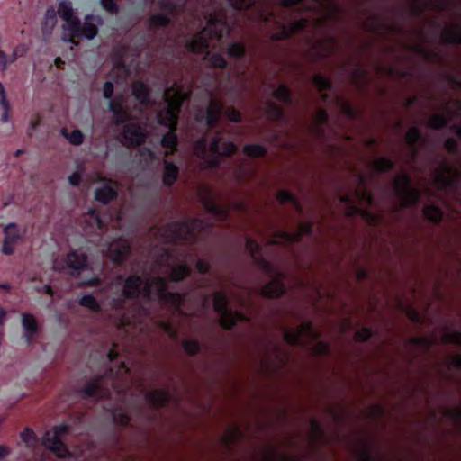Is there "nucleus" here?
I'll list each match as a JSON object with an SVG mask.
<instances>
[{"instance_id": "nucleus-41", "label": "nucleus", "mask_w": 461, "mask_h": 461, "mask_svg": "<svg viewBox=\"0 0 461 461\" xmlns=\"http://www.w3.org/2000/svg\"><path fill=\"white\" fill-rule=\"evenodd\" d=\"M203 203L205 211L209 213L217 216H222L226 213L224 210L212 199L211 191H208L206 197L203 198Z\"/></svg>"}, {"instance_id": "nucleus-58", "label": "nucleus", "mask_w": 461, "mask_h": 461, "mask_svg": "<svg viewBox=\"0 0 461 461\" xmlns=\"http://www.w3.org/2000/svg\"><path fill=\"white\" fill-rule=\"evenodd\" d=\"M276 23L278 25L280 30L276 32H274L270 35V40L272 41H285V40H290L291 34L288 33V31L286 30V25L284 23H281L279 22H276Z\"/></svg>"}, {"instance_id": "nucleus-32", "label": "nucleus", "mask_w": 461, "mask_h": 461, "mask_svg": "<svg viewBox=\"0 0 461 461\" xmlns=\"http://www.w3.org/2000/svg\"><path fill=\"white\" fill-rule=\"evenodd\" d=\"M276 199L282 204L291 203L298 213L303 212V206L298 198L290 191L282 189L276 194Z\"/></svg>"}, {"instance_id": "nucleus-28", "label": "nucleus", "mask_w": 461, "mask_h": 461, "mask_svg": "<svg viewBox=\"0 0 461 461\" xmlns=\"http://www.w3.org/2000/svg\"><path fill=\"white\" fill-rule=\"evenodd\" d=\"M441 38L446 44L461 45V25L456 24L446 28Z\"/></svg>"}, {"instance_id": "nucleus-24", "label": "nucleus", "mask_w": 461, "mask_h": 461, "mask_svg": "<svg viewBox=\"0 0 461 461\" xmlns=\"http://www.w3.org/2000/svg\"><path fill=\"white\" fill-rule=\"evenodd\" d=\"M370 22L366 23V30L369 32L379 34L382 29H386L391 32L402 33L404 32V29L402 27H398L395 25H389L383 20L380 16H372L369 18Z\"/></svg>"}, {"instance_id": "nucleus-63", "label": "nucleus", "mask_w": 461, "mask_h": 461, "mask_svg": "<svg viewBox=\"0 0 461 461\" xmlns=\"http://www.w3.org/2000/svg\"><path fill=\"white\" fill-rule=\"evenodd\" d=\"M21 439L26 444L27 447H30L35 443H37L38 439L34 433V431L30 428H25L21 432Z\"/></svg>"}, {"instance_id": "nucleus-48", "label": "nucleus", "mask_w": 461, "mask_h": 461, "mask_svg": "<svg viewBox=\"0 0 461 461\" xmlns=\"http://www.w3.org/2000/svg\"><path fill=\"white\" fill-rule=\"evenodd\" d=\"M267 152V148L261 144H246L243 147V153L251 158H262Z\"/></svg>"}, {"instance_id": "nucleus-1", "label": "nucleus", "mask_w": 461, "mask_h": 461, "mask_svg": "<svg viewBox=\"0 0 461 461\" xmlns=\"http://www.w3.org/2000/svg\"><path fill=\"white\" fill-rule=\"evenodd\" d=\"M117 282L122 285V296L113 301V306L119 311H126L127 301L132 302V310L124 313L123 324L130 322V315L138 317L141 314H147L148 310L140 300L150 301L152 296L151 284L147 283L143 289V278L138 274H131L127 277L119 275Z\"/></svg>"}, {"instance_id": "nucleus-44", "label": "nucleus", "mask_w": 461, "mask_h": 461, "mask_svg": "<svg viewBox=\"0 0 461 461\" xmlns=\"http://www.w3.org/2000/svg\"><path fill=\"white\" fill-rule=\"evenodd\" d=\"M395 162L388 157H380L373 162V167L377 173H386L394 168Z\"/></svg>"}, {"instance_id": "nucleus-36", "label": "nucleus", "mask_w": 461, "mask_h": 461, "mask_svg": "<svg viewBox=\"0 0 461 461\" xmlns=\"http://www.w3.org/2000/svg\"><path fill=\"white\" fill-rule=\"evenodd\" d=\"M57 22V12L53 7L48 8L41 23V30L43 34L50 33L56 26Z\"/></svg>"}, {"instance_id": "nucleus-50", "label": "nucleus", "mask_w": 461, "mask_h": 461, "mask_svg": "<svg viewBox=\"0 0 461 461\" xmlns=\"http://www.w3.org/2000/svg\"><path fill=\"white\" fill-rule=\"evenodd\" d=\"M408 343L411 346L420 347L424 351H428L433 345V339L425 336H413L408 339Z\"/></svg>"}, {"instance_id": "nucleus-62", "label": "nucleus", "mask_w": 461, "mask_h": 461, "mask_svg": "<svg viewBox=\"0 0 461 461\" xmlns=\"http://www.w3.org/2000/svg\"><path fill=\"white\" fill-rule=\"evenodd\" d=\"M310 425L313 437L318 440L324 441L326 437L321 424L317 420L313 419Z\"/></svg>"}, {"instance_id": "nucleus-57", "label": "nucleus", "mask_w": 461, "mask_h": 461, "mask_svg": "<svg viewBox=\"0 0 461 461\" xmlns=\"http://www.w3.org/2000/svg\"><path fill=\"white\" fill-rule=\"evenodd\" d=\"M113 114L112 123L115 126L124 125L129 123L128 122L131 119L130 112L124 107L120 112H116Z\"/></svg>"}, {"instance_id": "nucleus-42", "label": "nucleus", "mask_w": 461, "mask_h": 461, "mask_svg": "<svg viewBox=\"0 0 461 461\" xmlns=\"http://www.w3.org/2000/svg\"><path fill=\"white\" fill-rule=\"evenodd\" d=\"M149 23L152 28H167L172 23L171 17L164 13H157L152 14Z\"/></svg>"}, {"instance_id": "nucleus-37", "label": "nucleus", "mask_w": 461, "mask_h": 461, "mask_svg": "<svg viewBox=\"0 0 461 461\" xmlns=\"http://www.w3.org/2000/svg\"><path fill=\"white\" fill-rule=\"evenodd\" d=\"M272 96L286 104H293V95L289 87L285 84H280L276 88H275L272 92Z\"/></svg>"}, {"instance_id": "nucleus-18", "label": "nucleus", "mask_w": 461, "mask_h": 461, "mask_svg": "<svg viewBox=\"0 0 461 461\" xmlns=\"http://www.w3.org/2000/svg\"><path fill=\"white\" fill-rule=\"evenodd\" d=\"M116 185V182L108 180L102 186L95 190V199L103 204H108L110 202L117 199L118 191Z\"/></svg>"}, {"instance_id": "nucleus-61", "label": "nucleus", "mask_w": 461, "mask_h": 461, "mask_svg": "<svg viewBox=\"0 0 461 461\" xmlns=\"http://www.w3.org/2000/svg\"><path fill=\"white\" fill-rule=\"evenodd\" d=\"M209 63L211 67L215 68H226L228 62L221 53H212L209 56Z\"/></svg>"}, {"instance_id": "nucleus-17", "label": "nucleus", "mask_w": 461, "mask_h": 461, "mask_svg": "<svg viewBox=\"0 0 461 461\" xmlns=\"http://www.w3.org/2000/svg\"><path fill=\"white\" fill-rule=\"evenodd\" d=\"M450 5V0H413L411 4V12L413 16H420L428 7L443 12Z\"/></svg>"}, {"instance_id": "nucleus-12", "label": "nucleus", "mask_w": 461, "mask_h": 461, "mask_svg": "<svg viewBox=\"0 0 461 461\" xmlns=\"http://www.w3.org/2000/svg\"><path fill=\"white\" fill-rule=\"evenodd\" d=\"M87 260L88 258L86 253L79 250H72L68 253L64 262L54 261L53 270L61 272L67 267L70 269V274L76 276L87 267Z\"/></svg>"}, {"instance_id": "nucleus-27", "label": "nucleus", "mask_w": 461, "mask_h": 461, "mask_svg": "<svg viewBox=\"0 0 461 461\" xmlns=\"http://www.w3.org/2000/svg\"><path fill=\"white\" fill-rule=\"evenodd\" d=\"M163 173V184L166 186H172L179 176V167L173 162L165 160Z\"/></svg>"}, {"instance_id": "nucleus-30", "label": "nucleus", "mask_w": 461, "mask_h": 461, "mask_svg": "<svg viewBox=\"0 0 461 461\" xmlns=\"http://www.w3.org/2000/svg\"><path fill=\"white\" fill-rule=\"evenodd\" d=\"M405 140L412 150L413 157L416 158L418 154V144L423 141L421 131L418 127H411L406 133Z\"/></svg>"}, {"instance_id": "nucleus-3", "label": "nucleus", "mask_w": 461, "mask_h": 461, "mask_svg": "<svg viewBox=\"0 0 461 461\" xmlns=\"http://www.w3.org/2000/svg\"><path fill=\"white\" fill-rule=\"evenodd\" d=\"M245 248L258 267L272 278L271 281L258 289L259 294L267 299L281 298L286 292V286L284 283V279L286 276L285 273L277 269L270 261L267 260L261 255L262 247L254 239L248 237L246 239Z\"/></svg>"}, {"instance_id": "nucleus-16", "label": "nucleus", "mask_w": 461, "mask_h": 461, "mask_svg": "<svg viewBox=\"0 0 461 461\" xmlns=\"http://www.w3.org/2000/svg\"><path fill=\"white\" fill-rule=\"evenodd\" d=\"M312 232L313 223L312 221H303L298 224L296 231L276 230V237L281 239L286 244H294L300 242L303 235L312 236Z\"/></svg>"}, {"instance_id": "nucleus-6", "label": "nucleus", "mask_w": 461, "mask_h": 461, "mask_svg": "<svg viewBox=\"0 0 461 461\" xmlns=\"http://www.w3.org/2000/svg\"><path fill=\"white\" fill-rule=\"evenodd\" d=\"M202 229V221L196 218L175 221L161 229V235L173 244L194 242Z\"/></svg>"}, {"instance_id": "nucleus-43", "label": "nucleus", "mask_w": 461, "mask_h": 461, "mask_svg": "<svg viewBox=\"0 0 461 461\" xmlns=\"http://www.w3.org/2000/svg\"><path fill=\"white\" fill-rule=\"evenodd\" d=\"M337 104L339 105L341 109V113L348 119L356 120L358 118L359 113L355 109V107L352 105L350 102L348 100L342 98V97H337Z\"/></svg>"}, {"instance_id": "nucleus-20", "label": "nucleus", "mask_w": 461, "mask_h": 461, "mask_svg": "<svg viewBox=\"0 0 461 461\" xmlns=\"http://www.w3.org/2000/svg\"><path fill=\"white\" fill-rule=\"evenodd\" d=\"M145 399L153 409L159 410L169 403L171 394L166 389H157L148 392L145 395Z\"/></svg>"}, {"instance_id": "nucleus-45", "label": "nucleus", "mask_w": 461, "mask_h": 461, "mask_svg": "<svg viewBox=\"0 0 461 461\" xmlns=\"http://www.w3.org/2000/svg\"><path fill=\"white\" fill-rule=\"evenodd\" d=\"M194 155L200 159H205L208 154V138L204 134L194 143Z\"/></svg>"}, {"instance_id": "nucleus-14", "label": "nucleus", "mask_w": 461, "mask_h": 461, "mask_svg": "<svg viewBox=\"0 0 461 461\" xmlns=\"http://www.w3.org/2000/svg\"><path fill=\"white\" fill-rule=\"evenodd\" d=\"M223 133L224 131L222 129L216 131L214 137L209 143L210 151L217 156L231 157L236 153L237 146L231 140L222 141Z\"/></svg>"}, {"instance_id": "nucleus-11", "label": "nucleus", "mask_w": 461, "mask_h": 461, "mask_svg": "<svg viewBox=\"0 0 461 461\" xmlns=\"http://www.w3.org/2000/svg\"><path fill=\"white\" fill-rule=\"evenodd\" d=\"M284 340L293 347L305 345L304 338L319 339L320 334L314 330L312 321H304L296 329L285 328L283 333Z\"/></svg>"}, {"instance_id": "nucleus-49", "label": "nucleus", "mask_w": 461, "mask_h": 461, "mask_svg": "<svg viewBox=\"0 0 461 461\" xmlns=\"http://www.w3.org/2000/svg\"><path fill=\"white\" fill-rule=\"evenodd\" d=\"M309 24V20L307 18H301L296 21L290 23L286 25V30L288 33L291 34V38L295 34L304 31Z\"/></svg>"}, {"instance_id": "nucleus-59", "label": "nucleus", "mask_w": 461, "mask_h": 461, "mask_svg": "<svg viewBox=\"0 0 461 461\" xmlns=\"http://www.w3.org/2000/svg\"><path fill=\"white\" fill-rule=\"evenodd\" d=\"M336 43H337V39L334 36H329L326 39V41L320 42L319 44L321 49V52H319L317 54L318 58H320V59L324 58L325 54L323 52L333 51L335 50Z\"/></svg>"}, {"instance_id": "nucleus-2", "label": "nucleus", "mask_w": 461, "mask_h": 461, "mask_svg": "<svg viewBox=\"0 0 461 461\" xmlns=\"http://www.w3.org/2000/svg\"><path fill=\"white\" fill-rule=\"evenodd\" d=\"M205 18L207 25L185 41V49L191 53L208 56L210 40L221 41L231 31L226 14L222 10L209 13Z\"/></svg>"}, {"instance_id": "nucleus-55", "label": "nucleus", "mask_w": 461, "mask_h": 461, "mask_svg": "<svg viewBox=\"0 0 461 461\" xmlns=\"http://www.w3.org/2000/svg\"><path fill=\"white\" fill-rule=\"evenodd\" d=\"M79 304L85 308H87L93 312H99L101 310L100 303L91 294H85L79 299Z\"/></svg>"}, {"instance_id": "nucleus-31", "label": "nucleus", "mask_w": 461, "mask_h": 461, "mask_svg": "<svg viewBox=\"0 0 461 461\" xmlns=\"http://www.w3.org/2000/svg\"><path fill=\"white\" fill-rule=\"evenodd\" d=\"M424 217L431 223L439 224L444 218L441 208L436 204H425L423 207Z\"/></svg>"}, {"instance_id": "nucleus-40", "label": "nucleus", "mask_w": 461, "mask_h": 461, "mask_svg": "<svg viewBox=\"0 0 461 461\" xmlns=\"http://www.w3.org/2000/svg\"><path fill=\"white\" fill-rule=\"evenodd\" d=\"M158 5L171 18L177 15L184 9V5H180L170 0H158Z\"/></svg>"}, {"instance_id": "nucleus-46", "label": "nucleus", "mask_w": 461, "mask_h": 461, "mask_svg": "<svg viewBox=\"0 0 461 461\" xmlns=\"http://www.w3.org/2000/svg\"><path fill=\"white\" fill-rule=\"evenodd\" d=\"M4 240H8L11 243L17 244L22 240V234L14 222L7 224L4 229Z\"/></svg>"}, {"instance_id": "nucleus-21", "label": "nucleus", "mask_w": 461, "mask_h": 461, "mask_svg": "<svg viewBox=\"0 0 461 461\" xmlns=\"http://www.w3.org/2000/svg\"><path fill=\"white\" fill-rule=\"evenodd\" d=\"M224 111L223 104L217 99H211L205 112V124L209 128H214L218 125L220 118Z\"/></svg>"}, {"instance_id": "nucleus-13", "label": "nucleus", "mask_w": 461, "mask_h": 461, "mask_svg": "<svg viewBox=\"0 0 461 461\" xmlns=\"http://www.w3.org/2000/svg\"><path fill=\"white\" fill-rule=\"evenodd\" d=\"M146 138L147 134L140 125L129 122L122 126L118 140L123 146L131 148L141 145Z\"/></svg>"}, {"instance_id": "nucleus-52", "label": "nucleus", "mask_w": 461, "mask_h": 461, "mask_svg": "<svg viewBox=\"0 0 461 461\" xmlns=\"http://www.w3.org/2000/svg\"><path fill=\"white\" fill-rule=\"evenodd\" d=\"M0 106L4 110V113L1 115V121L3 122H7L9 121L10 104L6 97L5 89L1 82H0Z\"/></svg>"}, {"instance_id": "nucleus-8", "label": "nucleus", "mask_w": 461, "mask_h": 461, "mask_svg": "<svg viewBox=\"0 0 461 461\" xmlns=\"http://www.w3.org/2000/svg\"><path fill=\"white\" fill-rule=\"evenodd\" d=\"M393 189L395 194L400 198L403 208H410L416 205L420 198V190L411 185V178L410 175L405 172L394 178Z\"/></svg>"}, {"instance_id": "nucleus-39", "label": "nucleus", "mask_w": 461, "mask_h": 461, "mask_svg": "<svg viewBox=\"0 0 461 461\" xmlns=\"http://www.w3.org/2000/svg\"><path fill=\"white\" fill-rule=\"evenodd\" d=\"M227 54L230 58L243 59L247 54V47L242 41H234L229 44Z\"/></svg>"}, {"instance_id": "nucleus-38", "label": "nucleus", "mask_w": 461, "mask_h": 461, "mask_svg": "<svg viewBox=\"0 0 461 461\" xmlns=\"http://www.w3.org/2000/svg\"><path fill=\"white\" fill-rule=\"evenodd\" d=\"M176 129H169L161 138V146L171 149V154L177 150L178 136L176 133Z\"/></svg>"}, {"instance_id": "nucleus-23", "label": "nucleus", "mask_w": 461, "mask_h": 461, "mask_svg": "<svg viewBox=\"0 0 461 461\" xmlns=\"http://www.w3.org/2000/svg\"><path fill=\"white\" fill-rule=\"evenodd\" d=\"M22 326L24 330L25 342L30 345L32 343L34 335H36L40 330L39 323L31 313L22 314Z\"/></svg>"}, {"instance_id": "nucleus-5", "label": "nucleus", "mask_w": 461, "mask_h": 461, "mask_svg": "<svg viewBox=\"0 0 461 461\" xmlns=\"http://www.w3.org/2000/svg\"><path fill=\"white\" fill-rule=\"evenodd\" d=\"M357 178L359 184L362 185V189H356L352 191L350 194H339V201L348 207L350 211V215L360 214L364 218L368 220L370 224L376 225L379 221L378 216L372 213L366 209L360 208L356 203V200H358L366 203L368 207H371L375 204V196L373 193L366 187V176L364 174H359Z\"/></svg>"}, {"instance_id": "nucleus-47", "label": "nucleus", "mask_w": 461, "mask_h": 461, "mask_svg": "<svg viewBox=\"0 0 461 461\" xmlns=\"http://www.w3.org/2000/svg\"><path fill=\"white\" fill-rule=\"evenodd\" d=\"M312 84L319 92L331 91L333 89L332 82L325 76L318 73L312 77Z\"/></svg>"}, {"instance_id": "nucleus-10", "label": "nucleus", "mask_w": 461, "mask_h": 461, "mask_svg": "<svg viewBox=\"0 0 461 461\" xmlns=\"http://www.w3.org/2000/svg\"><path fill=\"white\" fill-rule=\"evenodd\" d=\"M68 426L59 424L55 426L51 430H47L42 437V445L50 450L56 456L65 458L69 456V451L61 440L60 436L68 434Z\"/></svg>"}, {"instance_id": "nucleus-53", "label": "nucleus", "mask_w": 461, "mask_h": 461, "mask_svg": "<svg viewBox=\"0 0 461 461\" xmlns=\"http://www.w3.org/2000/svg\"><path fill=\"white\" fill-rule=\"evenodd\" d=\"M57 15L59 14L62 20H68L74 16L72 4L69 0H62L59 4Z\"/></svg>"}, {"instance_id": "nucleus-33", "label": "nucleus", "mask_w": 461, "mask_h": 461, "mask_svg": "<svg viewBox=\"0 0 461 461\" xmlns=\"http://www.w3.org/2000/svg\"><path fill=\"white\" fill-rule=\"evenodd\" d=\"M266 113L269 120L274 122H283L285 120L284 109L275 102L267 101L266 104Z\"/></svg>"}, {"instance_id": "nucleus-60", "label": "nucleus", "mask_w": 461, "mask_h": 461, "mask_svg": "<svg viewBox=\"0 0 461 461\" xmlns=\"http://www.w3.org/2000/svg\"><path fill=\"white\" fill-rule=\"evenodd\" d=\"M374 336V331L369 327H363L355 332L354 339L358 342H367Z\"/></svg>"}, {"instance_id": "nucleus-35", "label": "nucleus", "mask_w": 461, "mask_h": 461, "mask_svg": "<svg viewBox=\"0 0 461 461\" xmlns=\"http://www.w3.org/2000/svg\"><path fill=\"white\" fill-rule=\"evenodd\" d=\"M191 275V268L185 263H180L175 266L169 276L168 279L172 282H180Z\"/></svg>"}, {"instance_id": "nucleus-15", "label": "nucleus", "mask_w": 461, "mask_h": 461, "mask_svg": "<svg viewBox=\"0 0 461 461\" xmlns=\"http://www.w3.org/2000/svg\"><path fill=\"white\" fill-rule=\"evenodd\" d=\"M131 251V246L130 242L124 239H120L111 242L107 249L108 258L116 266L123 264Z\"/></svg>"}, {"instance_id": "nucleus-22", "label": "nucleus", "mask_w": 461, "mask_h": 461, "mask_svg": "<svg viewBox=\"0 0 461 461\" xmlns=\"http://www.w3.org/2000/svg\"><path fill=\"white\" fill-rule=\"evenodd\" d=\"M179 107L167 106L158 113V122L168 129H176Z\"/></svg>"}, {"instance_id": "nucleus-64", "label": "nucleus", "mask_w": 461, "mask_h": 461, "mask_svg": "<svg viewBox=\"0 0 461 461\" xmlns=\"http://www.w3.org/2000/svg\"><path fill=\"white\" fill-rule=\"evenodd\" d=\"M445 149L453 156L459 155V146L456 139L453 137L447 138L444 142Z\"/></svg>"}, {"instance_id": "nucleus-7", "label": "nucleus", "mask_w": 461, "mask_h": 461, "mask_svg": "<svg viewBox=\"0 0 461 461\" xmlns=\"http://www.w3.org/2000/svg\"><path fill=\"white\" fill-rule=\"evenodd\" d=\"M213 309L220 315V325L226 330H232L240 321H249V318L241 312H233L229 307V298L225 292L213 294Z\"/></svg>"}, {"instance_id": "nucleus-9", "label": "nucleus", "mask_w": 461, "mask_h": 461, "mask_svg": "<svg viewBox=\"0 0 461 461\" xmlns=\"http://www.w3.org/2000/svg\"><path fill=\"white\" fill-rule=\"evenodd\" d=\"M152 286L156 290L157 298L162 304L170 307L175 312H179L181 310L185 297L183 294L170 292L167 287V279L166 277H154L151 287Z\"/></svg>"}, {"instance_id": "nucleus-51", "label": "nucleus", "mask_w": 461, "mask_h": 461, "mask_svg": "<svg viewBox=\"0 0 461 461\" xmlns=\"http://www.w3.org/2000/svg\"><path fill=\"white\" fill-rule=\"evenodd\" d=\"M449 120L443 113H438L431 116L429 122V127L433 130H441L448 126Z\"/></svg>"}, {"instance_id": "nucleus-56", "label": "nucleus", "mask_w": 461, "mask_h": 461, "mask_svg": "<svg viewBox=\"0 0 461 461\" xmlns=\"http://www.w3.org/2000/svg\"><path fill=\"white\" fill-rule=\"evenodd\" d=\"M234 11L249 10L256 5L257 0H227Z\"/></svg>"}, {"instance_id": "nucleus-25", "label": "nucleus", "mask_w": 461, "mask_h": 461, "mask_svg": "<svg viewBox=\"0 0 461 461\" xmlns=\"http://www.w3.org/2000/svg\"><path fill=\"white\" fill-rule=\"evenodd\" d=\"M452 171H454V167L446 161L442 163L440 168L436 170V182L442 188L451 187L454 185L455 180L448 176V174Z\"/></svg>"}, {"instance_id": "nucleus-29", "label": "nucleus", "mask_w": 461, "mask_h": 461, "mask_svg": "<svg viewBox=\"0 0 461 461\" xmlns=\"http://www.w3.org/2000/svg\"><path fill=\"white\" fill-rule=\"evenodd\" d=\"M111 416L113 422L122 427L128 426L131 420L130 413L122 405L113 408L111 411Z\"/></svg>"}, {"instance_id": "nucleus-19", "label": "nucleus", "mask_w": 461, "mask_h": 461, "mask_svg": "<svg viewBox=\"0 0 461 461\" xmlns=\"http://www.w3.org/2000/svg\"><path fill=\"white\" fill-rule=\"evenodd\" d=\"M104 23L100 15L87 14L85 17L84 23H81L80 37L87 40H93L98 33V26Z\"/></svg>"}, {"instance_id": "nucleus-54", "label": "nucleus", "mask_w": 461, "mask_h": 461, "mask_svg": "<svg viewBox=\"0 0 461 461\" xmlns=\"http://www.w3.org/2000/svg\"><path fill=\"white\" fill-rule=\"evenodd\" d=\"M182 346L184 351L190 357H194L201 351V343L195 339H184Z\"/></svg>"}, {"instance_id": "nucleus-26", "label": "nucleus", "mask_w": 461, "mask_h": 461, "mask_svg": "<svg viewBox=\"0 0 461 461\" xmlns=\"http://www.w3.org/2000/svg\"><path fill=\"white\" fill-rule=\"evenodd\" d=\"M132 95L135 97V99L140 102L141 104H148L150 101V93L149 86L141 82V81H135L132 84Z\"/></svg>"}, {"instance_id": "nucleus-34", "label": "nucleus", "mask_w": 461, "mask_h": 461, "mask_svg": "<svg viewBox=\"0 0 461 461\" xmlns=\"http://www.w3.org/2000/svg\"><path fill=\"white\" fill-rule=\"evenodd\" d=\"M66 23L65 29L69 32V42L76 44L75 39L80 38L81 23L77 16H72L68 20H64Z\"/></svg>"}, {"instance_id": "nucleus-4", "label": "nucleus", "mask_w": 461, "mask_h": 461, "mask_svg": "<svg viewBox=\"0 0 461 461\" xmlns=\"http://www.w3.org/2000/svg\"><path fill=\"white\" fill-rule=\"evenodd\" d=\"M129 373L130 368L124 362H121L117 368H107L104 374L87 381L79 393L84 398L94 400L109 398L112 391L116 389V382L119 377Z\"/></svg>"}]
</instances>
